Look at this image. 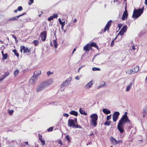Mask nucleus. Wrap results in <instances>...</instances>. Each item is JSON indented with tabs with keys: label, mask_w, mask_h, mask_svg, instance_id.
I'll return each instance as SVG.
<instances>
[{
	"label": "nucleus",
	"mask_w": 147,
	"mask_h": 147,
	"mask_svg": "<svg viewBox=\"0 0 147 147\" xmlns=\"http://www.w3.org/2000/svg\"><path fill=\"white\" fill-rule=\"evenodd\" d=\"M127 113L126 112L119 120L117 125V129L120 133L122 134L125 131L124 129V125L127 122L131 123L127 115Z\"/></svg>",
	"instance_id": "1"
},
{
	"label": "nucleus",
	"mask_w": 147,
	"mask_h": 147,
	"mask_svg": "<svg viewBox=\"0 0 147 147\" xmlns=\"http://www.w3.org/2000/svg\"><path fill=\"white\" fill-rule=\"evenodd\" d=\"M53 82V80L52 78L42 82L36 87V92H38L43 90L46 87L51 85Z\"/></svg>",
	"instance_id": "2"
},
{
	"label": "nucleus",
	"mask_w": 147,
	"mask_h": 147,
	"mask_svg": "<svg viewBox=\"0 0 147 147\" xmlns=\"http://www.w3.org/2000/svg\"><path fill=\"white\" fill-rule=\"evenodd\" d=\"M90 117L91 118V125H92L94 127H96L97 125V120L98 119V116L96 113L92 114L90 116Z\"/></svg>",
	"instance_id": "3"
},
{
	"label": "nucleus",
	"mask_w": 147,
	"mask_h": 147,
	"mask_svg": "<svg viewBox=\"0 0 147 147\" xmlns=\"http://www.w3.org/2000/svg\"><path fill=\"white\" fill-rule=\"evenodd\" d=\"M143 13L140 10L139 8L137 9H134L132 17L134 18V20H135L140 17Z\"/></svg>",
	"instance_id": "4"
},
{
	"label": "nucleus",
	"mask_w": 147,
	"mask_h": 147,
	"mask_svg": "<svg viewBox=\"0 0 147 147\" xmlns=\"http://www.w3.org/2000/svg\"><path fill=\"white\" fill-rule=\"evenodd\" d=\"M41 74V71L38 70L34 72V75L31 78V80L33 81V82H35L37 80L38 76Z\"/></svg>",
	"instance_id": "5"
},
{
	"label": "nucleus",
	"mask_w": 147,
	"mask_h": 147,
	"mask_svg": "<svg viewBox=\"0 0 147 147\" xmlns=\"http://www.w3.org/2000/svg\"><path fill=\"white\" fill-rule=\"evenodd\" d=\"M72 80V77H70L66 79L60 86L61 88H62L63 86H68Z\"/></svg>",
	"instance_id": "6"
},
{
	"label": "nucleus",
	"mask_w": 147,
	"mask_h": 147,
	"mask_svg": "<svg viewBox=\"0 0 147 147\" xmlns=\"http://www.w3.org/2000/svg\"><path fill=\"white\" fill-rule=\"evenodd\" d=\"M120 115V113L119 111H115L113 114V119L114 122H115L117 120L119 116Z\"/></svg>",
	"instance_id": "7"
},
{
	"label": "nucleus",
	"mask_w": 147,
	"mask_h": 147,
	"mask_svg": "<svg viewBox=\"0 0 147 147\" xmlns=\"http://www.w3.org/2000/svg\"><path fill=\"white\" fill-rule=\"evenodd\" d=\"M40 37L42 41H45L47 37V32L46 31H44L42 32L40 35Z\"/></svg>",
	"instance_id": "8"
},
{
	"label": "nucleus",
	"mask_w": 147,
	"mask_h": 147,
	"mask_svg": "<svg viewBox=\"0 0 147 147\" xmlns=\"http://www.w3.org/2000/svg\"><path fill=\"white\" fill-rule=\"evenodd\" d=\"M70 117L68 121V125L69 127H71L74 128V127L75 125V123L74 122V120L71 119Z\"/></svg>",
	"instance_id": "9"
},
{
	"label": "nucleus",
	"mask_w": 147,
	"mask_h": 147,
	"mask_svg": "<svg viewBox=\"0 0 147 147\" xmlns=\"http://www.w3.org/2000/svg\"><path fill=\"white\" fill-rule=\"evenodd\" d=\"M112 22V20H109L107 22L104 28V31H106V30L108 31L109 30V28L111 25Z\"/></svg>",
	"instance_id": "10"
},
{
	"label": "nucleus",
	"mask_w": 147,
	"mask_h": 147,
	"mask_svg": "<svg viewBox=\"0 0 147 147\" xmlns=\"http://www.w3.org/2000/svg\"><path fill=\"white\" fill-rule=\"evenodd\" d=\"M92 48L90 47L89 43H88L85 45L84 47L83 50L86 52L89 51L90 50L92 49Z\"/></svg>",
	"instance_id": "11"
},
{
	"label": "nucleus",
	"mask_w": 147,
	"mask_h": 147,
	"mask_svg": "<svg viewBox=\"0 0 147 147\" xmlns=\"http://www.w3.org/2000/svg\"><path fill=\"white\" fill-rule=\"evenodd\" d=\"M128 13L127 12H124L121 17V19L123 20H126L127 18Z\"/></svg>",
	"instance_id": "12"
},
{
	"label": "nucleus",
	"mask_w": 147,
	"mask_h": 147,
	"mask_svg": "<svg viewBox=\"0 0 147 147\" xmlns=\"http://www.w3.org/2000/svg\"><path fill=\"white\" fill-rule=\"evenodd\" d=\"M102 111L106 115H108L111 113V111L107 108H103Z\"/></svg>",
	"instance_id": "13"
},
{
	"label": "nucleus",
	"mask_w": 147,
	"mask_h": 147,
	"mask_svg": "<svg viewBox=\"0 0 147 147\" xmlns=\"http://www.w3.org/2000/svg\"><path fill=\"white\" fill-rule=\"evenodd\" d=\"M69 113L71 115L77 116L78 115V112L77 111L72 110Z\"/></svg>",
	"instance_id": "14"
},
{
	"label": "nucleus",
	"mask_w": 147,
	"mask_h": 147,
	"mask_svg": "<svg viewBox=\"0 0 147 147\" xmlns=\"http://www.w3.org/2000/svg\"><path fill=\"white\" fill-rule=\"evenodd\" d=\"M79 111L80 113L82 115H87L86 112L84 110L82 109L81 108L79 109Z\"/></svg>",
	"instance_id": "15"
},
{
	"label": "nucleus",
	"mask_w": 147,
	"mask_h": 147,
	"mask_svg": "<svg viewBox=\"0 0 147 147\" xmlns=\"http://www.w3.org/2000/svg\"><path fill=\"white\" fill-rule=\"evenodd\" d=\"M116 140L114 138L113 136H111L110 137V140L111 142V144L113 145H115V142L116 141Z\"/></svg>",
	"instance_id": "16"
},
{
	"label": "nucleus",
	"mask_w": 147,
	"mask_h": 147,
	"mask_svg": "<svg viewBox=\"0 0 147 147\" xmlns=\"http://www.w3.org/2000/svg\"><path fill=\"white\" fill-rule=\"evenodd\" d=\"M127 28V26L126 25H125L123 26L121 30L125 33L126 31Z\"/></svg>",
	"instance_id": "17"
},
{
	"label": "nucleus",
	"mask_w": 147,
	"mask_h": 147,
	"mask_svg": "<svg viewBox=\"0 0 147 147\" xmlns=\"http://www.w3.org/2000/svg\"><path fill=\"white\" fill-rule=\"evenodd\" d=\"M133 70L134 71H134V72L135 73L137 72L139 69V67L138 66H136V67H135L133 69Z\"/></svg>",
	"instance_id": "18"
},
{
	"label": "nucleus",
	"mask_w": 147,
	"mask_h": 147,
	"mask_svg": "<svg viewBox=\"0 0 147 147\" xmlns=\"http://www.w3.org/2000/svg\"><path fill=\"white\" fill-rule=\"evenodd\" d=\"M53 43L54 46V47L55 48H57V47L58 44L57 42V38H56V39L53 40Z\"/></svg>",
	"instance_id": "19"
},
{
	"label": "nucleus",
	"mask_w": 147,
	"mask_h": 147,
	"mask_svg": "<svg viewBox=\"0 0 147 147\" xmlns=\"http://www.w3.org/2000/svg\"><path fill=\"white\" fill-rule=\"evenodd\" d=\"M18 20V18L16 16L12 17L8 20V21H11L12 20L15 21Z\"/></svg>",
	"instance_id": "20"
},
{
	"label": "nucleus",
	"mask_w": 147,
	"mask_h": 147,
	"mask_svg": "<svg viewBox=\"0 0 147 147\" xmlns=\"http://www.w3.org/2000/svg\"><path fill=\"white\" fill-rule=\"evenodd\" d=\"M102 85H99L98 86V88H99L102 86H103L104 87L107 86V85L105 82L104 81H102Z\"/></svg>",
	"instance_id": "21"
},
{
	"label": "nucleus",
	"mask_w": 147,
	"mask_h": 147,
	"mask_svg": "<svg viewBox=\"0 0 147 147\" xmlns=\"http://www.w3.org/2000/svg\"><path fill=\"white\" fill-rule=\"evenodd\" d=\"M111 122L110 121L107 120L104 123V124L105 125L109 126L110 125Z\"/></svg>",
	"instance_id": "22"
},
{
	"label": "nucleus",
	"mask_w": 147,
	"mask_h": 147,
	"mask_svg": "<svg viewBox=\"0 0 147 147\" xmlns=\"http://www.w3.org/2000/svg\"><path fill=\"white\" fill-rule=\"evenodd\" d=\"M143 113L144 114H147V105H146L144 108Z\"/></svg>",
	"instance_id": "23"
},
{
	"label": "nucleus",
	"mask_w": 147,
	"mask_h": 147,
	"mask_svg": "<svg viewBox=\"0 0 147 147\" xmlns=\"http://www.w3.org/2000/svg\"><path fill=\"white\" fill-rule=\"evenodd\" d=\"M58 21L60 24L61 25H65V21L63 22H62L60 18L59 19Z\"/></svg>",
	"instance_id": "24"
},
{
	"label": "nucleus",
	"mask_w": 147,
	"mask_h": 147,
	"mask_svg": "<svg viewBox=\"0 0 147 147\" xmlns=\"http://www.w3.org/2000/svg\"><path fill=\"white\" fill-rule=\"evenodd\" d=\"M92 80L89 82H88V83H87L86 85V86L88 87V88H90L91 87V86L92 85Z\"/></svg>",
	"instance_id": "25"
},
{
	"label": "nucleus",
	"mask_w": 147,
	"mask_h": 147,
	"mask_svg": "<svg viewBox=\"0 0 147 147\" xmlns=\"http://www.w3.org/2000/svg\"><path fill=\"white\" fill-rule=\"evenodd\" d=\"M8 57L7 54V53L3 54L2 58L3 60H5L7 59Z\"/></svg>",
	"instance_id": "26"
},
{
	"label": "nucleus",
	"mask_w": 147,
	"mask_h": 147,
	"mask_svg": "<svg viewBox=\"0 0 147 147\" xmlns=\"http://www.w3.org/2000/svg\"><path fill=\"white\" fill-rule=\"evenodd\" d=\"M13 52L17 57L19 56V54L17 52V50L16 49H13Z\"/></svg>",
	"instance_id": "27"
},
{
	"label": "nucleus",
	"mask_w": 147,
	"mask_h": 147,
	"mask_svg": "<svg viewBox=\"0 0 147 147\" xmlns=\"http://www.w3.org/2000/svg\"><path fill=\"white\" fill-rule=\"evenodd\" d=\"M96 44L94 42H91L89 44L90 46L92 48V47H95Z\"/></svg>",
	"instance_id": "28"
},
{
	"label": "nucleus",
	"mask_w": 147,
	"mask_h": 147,
	"mask_svg": "<svg viewBox=\"0 0 147 147\" xmlns=\"http://www.w3.org/2000/svg\"><path fill=\"white\" fill-rule=\"evenodd\" d=\"M19 71L18 70L16 69L14 72L13 74L15 77H16L18 74Z\"/></svg>",
	"instance_id": "29"
},
{
	"label": "nucleus",
	"mask_w": 147,
	"mask_h": 147,
	"mask_svg": "<svg viewBox=\"0 0 147 147\" xmlns=\"http://www.w3.org/2000/svg\"><path fill=\"white\" fill-rule=\"evenodd\" d=\"M32 43L34 45L36 46L38 45V40H34L32 42Z\"/></svg>",
	"instance_id": "30"
},
{
	"label": "nucleus",
	"mask_w": 147,
	"mask_h": 147,
	"mask_svg": "<svg viewBox=\"0 0 147 147\" xmlns=\"http://www.w3.org/2000/svg\"><path fill=\"white\" fill-rule=\"evenodd\" d=\"M11 35L12 37L15 39L16 43L17 44L18 42V41L17 40L16 37L15 36L14 34H11Z\"/></svg>",
	"instance_id": "31"
},
{
	"label": "nucleus",
	"mask_w": 147,
	"mask_h": 147,
	"mask_svg": "<svg viewBox=\"0 0 147 147\" xmlns=\"http://www.w3.org/2000/svg\"><path fill=\"white\" fill-rule=\"evenodd\" d=\"M120 143H123V141L122 140H116L115 142V145L116 144H118Z\"/></svg>",
	"instance_id": "32"
},
{
	"label": "nucleus",
	"mask_w": 147,
	"mask_h": 147,
	"mask_svg": "<svg viewBox=\"0 0 147 147\" xmlns=\"http://www.w3.org/2000/svg\"><path fill=\"white\" fill-rule=\"evenodd\" d=\"M13 112L14 110H13L12 109L10 110L9 109L8 113L9 115H12Z\"/></svg>",
	"instance_id": "33"
},
{
	"label": "nucleus",
	"mask_w": 147,
	"mask_h": 147,
	"mask_svg": "<svg viewBox=\"0 0 147 147\" xmlns=\"http://www.w3.org/2000/svg\"><path fill=\"white\" fill-rule=\"evenodd\" d=\"M92 70L93 71H100V69L99 68L93 67L92 68Z\"/></svg>",
	"instance_id": "34"
},
{
	"label": "nucleus",
	"mask_w": 147,
	"mask_h": 147,
	"mask_svg": "<svg viewBox=\"0 0 147 147\" xmlns=\"http://www.w3.org/2000/svg\"><path fill=\"white\" fill-rule=\"evenodd\" d=\"M65 138L68 141V142H70V136L68 135H67L65 136Z\"/></svg>",
	"instance_id": "35"
},
{
	"label": "nucleus",
	"mask_w": 147,
	"mask_h": 147,
	"mask_svg": "<svg viewBox=\"0 0 147 147\" xmlns=\"http://www.w3.org/2000/svg\"><path fill=\"white\" fill-rule=\"evenodd\" d=\"M74 128H81V129L82 128V127L80 125H79L78 124H75V125L74 127Z\"/></svg>",
	"instance_id": "36"
},
{
	"label": "nucleus",
	"mask_w": 147,
	"mask_h": 147,
	"mask_svg": "<svg viewBox=\"0 0 147 147\" xmlns=\"http://www.w3.org/2000/svg\"><path fill=\"white\" fill-rule=\"evenodd\" d=\"M20 48L22 50H23V53H25L26 52V48L24 46H21L20 47Z\"/></svg>",
	"instance_id": "37"
},
{
	"label": "nucleus",
	"mask_w": 147,
	"mask_h": 147,
	"mask_svg": "<svg viewBox=\"0 0 147 147\" xmlns=\"http://www.w3.org/2000/svg\"><path fill=\"white\" fill-rule=\"evenodd\" d=\"M9 74V73L8 71L6 72H5L4 74H3V76L5 78H6L7 76Z\"/></svg>",
	"instance_id": "38"
},
{
	"label": "nucleus",
	"mask_w": 147,
	"mask_h": 147,
	"mask_svg": "<svg viewBox=\"0 0 147 147\" xmlns=\"http://www.w3.org/2000/svg\"><path fill=\"white\" fill-rule=\"evenodd\" d=\"M124 32L122 31L121 30L119 31V32L118 33L117 35H123L124 34Z\"/></svg>",
	"instance_id": "39"
},
{
	"label": "nucleus",
	"mask_w": 147,
	"mask_h": 147,
	"mask_svg": "<svg viewBox=\"0 0 147 147\" xmlns=\"http://www.w3.org/2000/svg\"><path fill=\"white\" fill-rule=\"evenodd\" d=\"M54 127H50L49 128L47 129V131L48 132H50L53 130Z\"/></svg>",
	"instance_id": "40"
},
{
	"label": "nucleus",
	"mask_w": 147,
	"mask_h": 147,
	"mask_svg": "<svg viewBox=\"0 0 147 147\" xmlns=\"http://www.w3.org/2000/svg\"><path fill=\"white\" fill-rule=\"evenodd\" d=\"M111 114L110 115H108L107 117V120L109 121V120L111 119Z\"/></svg>",
	"instance_id": "41"
},
{
	"label": "nucleus",
	"mask_w": 147,
	"mask_h": 147,
	"mask_svg": "<svg viewBox=\"0 0 147 147\" xmlns=\"http://www.w3.org/2000/svg\"><path fill=\"white\" fill-rule=\"evenodd\" d=\"M34 0H29L28 2V4L29 5H31L32 3H34Z\"/></svg>",
	"instance_id": "42"
},
{
	"label": "nucleus",
	"mask_w": 147,
	"mask_h": 147,
	"mask_svg": "<svg viewBox=\"0 0 147 147\" xmlns=\"http://www.w3.org/2000/svg\"><path fill=\"white\" fill-rule=\"evenodd\" d=\"M40 141L42 145V146H43L45 144V142L44 140L42 139L41 140H40Z\"/></svg>",
	"instance_id": "43"
},
{
	"label": "nucleus",
	"mask_w": 147,
	"mask_h": 147,
	"mask_svg": "<svg viewBox=\"0 0 147 147\" xmlns=\"http://www.w3.org/2000/svg\"><path fill=\"white\" fill-rule=\"evenodd\" d=\"M131 87H130V86L128 85L126 87V91L128 92L130 90Z\"/></svg>",
	"instance_id": "44"
},
{
	"label": "nucleus",
	"mask_w": 147,
	"mask_h": 147,
	"mask_svg": "<svg viewBox=\"0 0 147 147\" xmlns=\"http://www.w3.org/2000/svg\"><path fill=\"white\" fill-rule=\"evenodd\" d=\"M23 9V8L22 6H20L18 7L17 8V10L19 11H21Z\"/></svg>",
	"instance_id": "45"
},
{
	"label": "nucleus",
	"mask_w": 147,
	"mask_h": 147,
	"mask_svg": "<svg viewBox=\"0 0 147 147\" xmlns=\"http://www.w3.org/2000/svg\"><path fill=\"white\" fill-rule=\"evenodd\" d=\"M26 52H25V53H30V49H28V48H26Z\"/></svg>",
	"instance_id": "46"
},
{
	"label": "nucleus",
	"mask_w": 147,
	"mask_h": 147,
	"mask_svg": "<svg viewBox=\"0 0 147 147\" xmlns=\"http://www.w3.org/2000/svg\"><path fill=\"white\" fill-rule=\"evenodd\" d=\"M53 16H50L48 18V20L49 21H50L52 20L53 19Z\"/></svg>",
	"instance_id": "47"
},
{
	"label": "nucleus",
	"mask_w": 147,
	"mask_h": 147,
	"mask_svg": "<svg viewBox=\"0 0 147 147\" xmlns=\"http://www.w3.org/2000/svg\"><path fill=\"white\" fill-rule=\"evenodd\" d=\"M133 69H130V73H129V74H135V73L134 72V71H133Z\"/></svg>",
	"instance_id": "48"
},
{
	"label": "nucleus",
	"mask_w": 147,
	"mask_h": 147,
	"mask_svg": "<svg viewBox=\"0 0 147 147\" xmlns=\"http://www.w3.org/2000/svg\"><path fill=\"white\" fill-rule=\"evenodd\" d=\"M144 5H143L141 8H139L140 10H141V11L143 13L144 11Z\"/></svg>",
	"instance_id": "49"
},
{
	"label": "nucleus",
	"mask_w": 147,
	"mask_h": 147,
	"mask_svg": "<svg viewBox=\"0 0 147 147\" xmlns=\"http://www.w3.org/2000/svg\"><path fill=\"white\" fill-rule=\"evenodd\" d=\"M38 138L39 140H42V135L40 134H38Z\"/></svg>",
	"instance_id": "50"
},
{
	"label": "nucleus",
	"mask_w": 147,
	"mask_h": 147,
	"mask_svg": "<svg viewBox=\"0 0 147 147\" xmlns=\"http://www.w3.org/2000/svg\"><path fill=\"white\" fill-rule=\"evenodd\" d=\"M63 116L64 117H68L69 116V115L67 113H65L63 114Z\"/></svg>",
	"instance_id": "51"
},
{
	"label": "nucleus",
	"mask_w": 147,
	"mask_h": 147,
	"mask_svg": "<svg viewBox=\"0 0 147 147\" xmlns=\"http://www.w3.org/2000/svg\"><path fill=\"white\" fill-rule=\"evenodd\" d=\"M53 16V17L54 18H57L58 17V15L57 14H54L52 16Z\"/></svg>",
	"instance_id": "52"
},
{
	"label": "nucleus",
	"mask_w": 147,
	"mask_h": 147,
	"mask_svg": "<svg viewBox=\"0 0 147 147\" xmlns=\"http://www.w3.org/2000/svg\"><path fill=\"white\" fill-rule=\"evenodd\" d=\"M53 74V72H51L50 71H48L47 72V74L48 76H49V75L52 74Z\"/></svg>",
	"instance_id": "53"
},
{
	"label": "nucleus",
	"mask_w": 147,
	"mask_h": 147,
	"mask_svg": "<svg viewBox=\"0 0 147 147\" xmlns=\"http://www.w3.org/2000/svg\"><path fill=\"white\" fill-rule=\"evenodd\" d=\"M114 40H113L111 41V45H110V46L111 47H113L114 45Z\"/></svg>",
	"instance_id": "54"
},
{
	"label": "nucleus",
	"mask_w": 147,
	"mask_h": 147,
	"mask_svg": "<svg viewBox=\"0 0 147 147\" xmlns=\"http://www.w3.org/2000/svg\"><path fill=\"white\" fill-rule=\"evenodd\" d=\"M106 31H104V29L103 30V29H102L101 30L100 32L98 34H103V33L105 32Z\"/></svg>",
	"instance_id": "55"
},
{
	"label": "nucleus",
	"mask_w": 147,
	"mask_h": 147,
	"mask_svg": "<svg viewBox=\"0 0 147 147\" xmlns=\"http://www.w3.org/2000/svg\"><path fill=\"white\" fill-rule=\"evenodd\" d=\"M58 143L60 144L61 145H63V144L62 141L60 140H59V141L58 142Z\"/></svg>",
	"instance_id": "56"
},
{
	"label": "nucleus",
	"mask_w": 147,
	"mask_h": 147,
	"mask_svg": "<svg viewBox=\"0 0 147 147\" xmlns=\"http://www.w3.org/2000/svg\"><path fill=\"white\" fill-rule=\"evenodd\" d=\"M85 66V65H83V66H80L78 69V72H80V70L83 67H84Z\"/></svg>",
	"instance_id": "57"
},
{
	"label": "nucleus",
	"mask_w": 147,
	"mask_h": 147,
	"mask_svg": "<svg viewBox=\"0 0 147 147\" xmlns=\"http://www.w3.org/2000/svg\"><path fill=\"white\" fill-rule=\"evenodd\" d=\"M74 121L75 124H76L77 123V118L76 117L74 119Z\"/></svg>",
	"instance_id": "58"
},
{
	"label": "nucleus",
	"mask_w": 147,
	"mask_h": 147,
	"mask_svg": "<svg viewBox=\"0 0 147 147\" xmlns=\"http://www.w3.org/2000/svg\"><path fill=\"white\" fill-rule=\"evenodd\" d=\"M122 26V24H118V27H119V29L121 28Z\"/></svg>",
	"instance_id": "59"
},
{
	"label": "nucleus",
	"mask_w": 147,
	"mask_h": 147,
	"mask_svg": "<svg viewBox=\"0 0 147 147\" xmlns=\"http://www.w3.org/2000/svg\"><path fill=\"white\" fill-rule=\"evenodd\" d=\"M5 78L2 75V77L0 78V82L4 79Z\"/></svg>",
	"instance_id": "60"
},
{
	"label": "nucleus",
	"mask_w": 147,
	"mask_h": 147,
	"mask_svg": "<svg viewBox=\"0 0 147 147\" xmlns=\"http://www.w3.org/2000/svg\"><path fill=\"white\" fill-rule=\"evenodd\" d=\"M125 11L124 12H127V3H125Z\"/></svg>",
	"instance_id": "61"
},
{
	"label": "nucleus",
	"mask_w": 147,
	"mask_h": 147,
	"mask_svg": "<svg viewBox=\"0 0 147 147\" xmlns=\"http://www.w3.org/2000/svg\"><path fill=\"white\" fill-rule=\"evenodd\" d=\"M23 16V15H22V14H20V15H19L16 16L17 17L18 19L20 17H21V16Z\"/></svg>",
	"instance_id": "62"
},
{
	"label": "nucleus",
	"mask_w": 147,
	"mask_h": 147,
	"mask_svg": "<svg viewBox=\"0 0 147 147\" xmlns=\"http://www.w3.org/2000/svg\"><path fill=\"white\" fill-rule=\"evenodd\" d=\"M75 79L76 80H79V78L78 76H77L75 77Z\"/></svg>",
	"instance_id": "63"
},
{
	"label": "nucleus",
	"mask_w": 147,
	"mask_h": 147,
	"mask_svg": "<svg viewBox=\"0 0 147 147\" xmlns=\"http://www.w3.org/2000/svg\"><path fill=\"white\" fill-rule=\"evenodd\" d=\"M95 47L98 50L99 49V48L98 47V46L97 45V44L96 45Z\"/></svg>",
	"instance_id": "64"
}]
</instances>
